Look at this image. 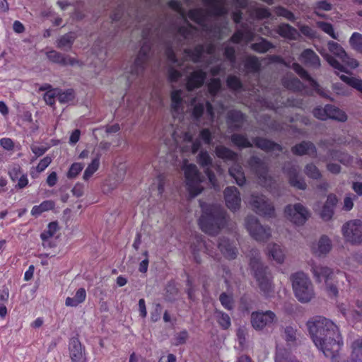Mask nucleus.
<instances>
[{
    "label": "nucleus",
    "instance_id": "obj_1",
    "mask_svg": "<svg viewBox=\"0 0 362 362\" xmlns=\"http://www.w3.org/2000/svg\"><path fill=\"white\" fill-rule=\"evenodd\" d=\"M311 339L327 358H334L344 344L339 327L331 320L317 316L307 322Z\"/></svg>",
    "mask_w": 362,
    "mask_h": 362
},
{
    "label": "nucleus",
    "instance_id": "obj_2",
    "mask_svg": "<svg viewBox=\"0 0 362 362\" xmlns=\"http://www.w3.org/2000/svg\"><path fill=\"white\" fill-rule=\"evenodd\" d=\"M271 13L268 8L255 6H250L247 10V16L245 22L242 23L243 12L240 9H236L232 13L233 21L240 25V28L237 29L234 34L230 38V41L233 43H240L241 41L250 42L255 38V29L253 27V23L257 19H264L269 18Z\"/></svg>",
    "mask_w": 362,
    "mask_h": 362
},
{
    "label": "nucleus",
    "instance_id": "obj_3",
    "mask_svg": "<svg viewBox=\"0 0 362 362\" xmlns=\"http://www.w3.org/2000/svg\"><path fill=\"white\" fill-rule=\"evenodd\" d=\"M310 270L313 278L317 283L325 281V286L329 295L334 297L338 296V282L339 280L346 279L349 281L346 274L344 272L334 270L325 265L317 263L310 264Z\"/></svg>",
    "mask_w": 362,
    "mask_h": 362
},
{
    "label": "nucleus",
    "instance_id": "obj_4",
    "mask_svg": "<svg viewBox=\"0 0 362 362\" xmlns=\"http://www.w3.org/2000/svg\"><path fill=\"white\" fill-rule=\"evenodd\" d=\"M250 267L254 272L260 291L265 296H270L274 293L272 276L267 267L260 261L259 252L251 250L250 252Z\"/></svg>",
    "mask_w": 362,
    "mask_h": 362
},
{
    "label": "nucleus",
    "instance_id": "obj_5",
    "mask_svg": "<svg viewBox=\"0 0 362 362\" xmlns=\"http://www.w3.org/2000/svg\"><path fill=\"white\" fill-rule=\"evenodd\" d=\"M228 220L226 212L221 208L213 206L204 211L199 220L201 229L211 235H216Z\"/></svg>",
    "mask_w": 362,
    "mask_h": 362
},
{
    "label": "nucleus",
    "instance_id": "obj_6",
    "mask_svg": "<svg viewBox=\"0 0 362 362\" xmlns=\"http://www.w3.org/2000/svg\"><path fill=\"white\" fill-rule=\"evenodd\" d=\"M215 153L218 158L225 162H234V164L229 168V174L235 179L237 185L239 186L244 185L246 179L242 165L237 162L238 159V153L223 145L216 146Z\"/></svg>",
    "mask_w": 362,
    "mask_h": 362
},
{
    "label": "nucleus",
    "instance_id": "obj_7",
    "mask_svg": "<svg viewBox=\"0 0 362 362\" xmlns=\"http://www.w3.org/2000/svg\"><path fill=\"white\" fill-rule=\"evenodd\" d=\"M296 298L303 303L310 302L315 297L314 286L309 277L303 272H297L291 276Z\"/></svg>",
    "mask_w": 362,
    "mask_h": 362
},
{
    "label": "nucleus",
    "instance_id": "obj_8",
    "mask_svg": "<svg viewBox=\"0 0 362 362\" xmlns=\"http://www.w3.org/2000/svg\"><path fill=\"white\" fill-rule=\"evenodd\" d=\"M250 170L257 177L259 182L269 191L276 188V183L268 172V165L257 156H252L247 160Z\"/></svg>",
    "mask_w": 362,
    "mask_h": 362
},
{
    "label": "nucleus",
    "instance_id": "obj_9",
    "mask_svg": "<svg viewBox=\"0 0 362 362\" xmlns=\"http://www.w3.org/2000/svg\"><path fill=\"white\" fill-rule=\"evenodd\" d=\"M184 173L187 189L191 198H194L202 192L203 187L202 182L204 176L202 175L194 164L185 165Z\"/></svg>",
    "mask_w": 362,
    "mask_h": 362
},
{
    "label": "nucleus",
    "instance_id": "obj_10",
    "mask_svg": "<svg viewBox=\"0 0 362 362\" xmlns=\"http://www.w3.org/2000/svg\"><path fill=\"white\" fill-rule=\"evenodd\" d=\"M245 224L250 235L257 241L266 242L271 237V228L262 226L254 216H247L245 220Z\"/></svg>",
    "mask_w": 362,
    "mask_h": 362
},
{
    "label": "nucleus",
    "instance_id": "obj_11",
    "mask_svg": "<svg viewBox=\"0 0 362 362\" xmlns=\"http://www.w3.org/2000/svg\"><path fill=\"white\" fill-rule=\"evenodd\" d=\"M278 320L276 314L271 310L254 311L251 313L252 327L257 331H262L266 327H271Z\"/></svg>",
    "mask_w": 362,
    "mask_h": 362
},
{
    "label": "nucleus",
    "instance_id": "obj_12",
    "mask_svg": "<svg viewBox=\"0 0 362 362\" xmlns=\"http://www.w3.org/2000/svg\"><path fill=\"white\" fill-rule=\"evenodd\" d=\"M250 204L252 209L261 216L272 217L274 215V207L272 203L263 194H252Z\"/></svg>",
    "mask_w": 362,
    "mask_h": 362
},
{
    "label": "nucleus",
    "instance_id": "obj_13",
    "mask_svg": "<svg viewBox=\"0 0 362 362\" xmlns=\"http://www.w3.org/2000/svg\"><path fill=\"white\" fill-rule=\"evenodd\" d=\"M342 233L345 239L352 244H358L362 241V222L356 219L343 225Z\"/></svg>",
    "mask_w": 362,
    "mask_h": 362
},
{
    "label": "nucleus",
    "instance_id": "obj_14",
    "mask_svg": "<svg viewBox=\"0 0 362 362\" xmlns=\"http://www.w3.org/2000/svg\"><path fill=\"white\" fill-rule=\"evenodd\" d=\"M284 212L292 223L298 226L303 225L310 216L307 208L300 203L286 206Z\"/></svg>",
    "mask_w": 362,
    "mask_h": 362
},
{
    "label": "nucleus",
    "instance_id": "obj_15",
    "mask_svg": "<svg viewBox=\"0 0 362 362\" xmlns=\"http://www.w3.org/2000/svg\"><path fill=\"white\" fill-rule=\"evenodd\" d=\"M284 173L286 175L291 186L298 189H305L307 184L304 178L300 174V168L298 165L288 162L283 167Z\"/></svg>",
    "mask_w": 362,
    "mask_h": 362
},
{
    "label": "nucleus",
    "instance_id": "obj_16",
    "mask_svg": "<svg viewBox=\"0 0 362 362\" xmlns=\"http://www.w3.org/2000/svg\"><path fill=\"white\" fill-rule=\"evenodd\" d=\"M197 162L200 165L206 168L205 175L212 187L216 189L218 188L217 180L214 173L210 168L212 165V158L206 151H201L197 156Z\"/></svg>",
    "mask_w": 362,
    "mask_h": 362
},
{
    "label": "nucleus",
    "instance_id": "obj_17",
    "mask_svg": "<svg viewBox=\"0 0 362 362\" xmlns=\"http://www.w3.org/2000/svg\"><path fill=\"white\" fill-rule=\"evenodd\" d=\"M327 48L334 57L339 58L344 64L351 68H356L358 66L357 60L349 57L344 49L339 43L329 41Z\"/></svg>",
    "mask_w": 362,
    "mask_h": 362
},
{
    "label": "nucleus",
    "instance_id": "obj_18",
    "mask_svg": "<svg viewBox=\"0 0 362 362\" xmlns=\"http://www.w3.org/2000/svg\"><path fill=\"white\" fill-rule=\"evenodd\" d=\"M191 106L192 108V117L197 121L202 116L205 109L207 114L211 117H214L213 107L211 104L205 98L200 99L194 98L191 101Z\"/></svg>",
    "mask_w": 362,
    "mask_h": 362
},
{
    "label": "nucleus",
    "instance_id": "obj_19",
    "mask_svg": "<svg viewBox=\"0 0 362 362\" xmlns=\"http://www.w3.org/2000/svg\"><path fill=\"white\" fill-rule=\"evenodd\" d=\"M213 139V136L211 131L209 129H203L200 131L199 137L193 141L192 136L189 133L186 132L184 135V140L186 141L192 142V153H197L202 146L200 140H202L206 144H211Z\"/></svg>",
    "mask_w": 362,
    "mask_h": 362
},
{
    "label": "nucleus",
    "instance_id": "obj_20",
    "mask_svg": "<svg viewBox=\"0 0 362 362\" xmlns=\"http://www.w3.org/2000/svg\"><path fill=\"white\" fill-rule=\"evenodd\" d=\"M185 90H173L170 94L171 98V110L173 117H178L184 112V100Z\"/></svg>",
    "mask_w": 362,
    "mask_h": 362
},
{
    "label": "nucleus",
    "instance_id": "obj_21",
    "mask_svg": "<svg viewBox=\"0 0 362 362\" xmlns=\"http://www.w3.org/2000/svg\"><path fill=\"white\" fill-rule=\"evenodd\" d=\"M69 349L72 362H86L85 349L77 338L70 340Z\"/></svg>",
    "mask_w": 362,
    "mask_h": 362
},
{
    "label": "nucleus",
    "instance_id": "obj_22",
    "mask_svg": "<svg viewBox=\"0 0 362 362\" xmlns=\"http://www.w3.org/2000/svg\"><path fill=\"white\" fill-rule=\"evenodd\" d=\"M224 198L226 206L231 211H236L240 208L241 199L240 192L235 187H226L224 190Z\"/></svg>",
    "mask_w": 362,
    "mask_h": 362
},
{
    "label": "nucleus",
    "instance_id": "obj_23",
    "mask_svg": "<svg viewBox=\"0 0 362 362\" xmlns=\"http://www.w3.org/2000/svg\"><path fill=\"white\" fill-rule=\"evenodd\" d=\"M252 142L257 148L268 153L279 154L283 150L280 144L264 137H255L252 139Z\"/></svg>",
    "mask_w": 362,
    "mask_h": 362
},
{
    "label": "nucleus",
    "instance_id": "obj_24",
    "mask_svg": "<svg viewBox=\"0 0 362 362\" xmlns=\"http://www.w3.org/2000/svg\"><path fill=\"white\" fill-rule=\"evenodd\" d=\"M291 151L294 155L303 156L307 155L312 158H317V148L315 144L309 141H303L296 144L291 148Z\"/></svg>",
    "mask_w": 362,
    "mask_h": 362
},
{
    "label": "nucleus",
    "instance_id": "obj_25",
    "mask_svg": "<svg viewBox=\"0 0 362 362\" xmlns=\"http://www.w3.org/2000/svg\"><path fill=\"white\" fill-rule=\"evenodd\" d=\"M337 203V197L333 194H329L320 212V218L325 221L331 220L334 214V209Z\"/></svg>",
    "mask_w": 362,
    "mask_h": 362
},
{
    "label": "nucleus",
    "instance_id": "obj_26",
    "mask_svg": "<svg viewBox=\"0 0 362 362\" xmlns=\"http://www.w3.org/2000/svg\"><path fill=\"white\" fill-rule=\"evenodd\" d=\"M300 60L305 66L313 69H319L321 66L320 57L311 49H304L300 54Z\"/></svg>",
    "mask_w": 362,
    "mask_h": 362
},
{
    "label": "nucleus",
    "instance_id": "obj_27",
    "mask_svg": "<svg viewBox=\"0 0 362 362\" xmlns=\"http://www.w3.org/2000/svg\"><path fill=\"white\" fill-rule=\"evenodd\" d=\"M329 159L339 160L344 165H348L351 161V158L347 153L335 149H329L326 156L319 158L321 161H327Z\"/></svg>",
    "mask_w": 362,
    "mask_h": 362
},
{
    "label": "nucleus",
    "instance_id": "obj_28",
    "mask_svg": "<svg viewBox=\"0 0 362 362\" xmlns=\"http://www.w3.org/2000/svg\"><path fill=\"white\" fill-rule=\"evenodd\" d=\"M332 249V243L330 239L326 236L322 235L318 242L313 245V252L318 256L322 257L326 255Z\"/></svg>",
    "mask_w": 362,
    "mask_h": 362
},
{
    "label": "nucleus",
    "instance_id": "obj_29",
    "mask_svg": "<svg viewBox=\"0 0 362 362\" xmlns=\"http://www.w3.org/2000/svg\"><path fill=\"white\" fill-rule=\"evenodd\" d=\"M218 247L220 251L226 258L233 259L236 257L237 250L228 238H220Z\"/></svg>",
    "mask_w": 362,
    "mask_h": 362
},
{
    "label": "nucleus",
    "instance_id": "obj_30",
    "mask_svg": "<svg viewBox=\"0 0 362 362\" xmlns=\"http://www.w3.org/2000/svg\"><path fill=\"white\" fill-rule=\"evenodd\" d=\"M227 122L230 127L240 128L244 122V116L240 111L230 110L227 114Z\"/></svg>",
    "mask_w": 362,
    "mask_h": 362
},
{
    "label": "nucleus",
    "instance_id": "obj_31",
    "mask_svg": "<svg viewBox=\"0 0 362 362\" xmlns=\"http://www.w3.org/2000/svg\"><path fill=\"white\" fill-rule=\"evenodd\" d=\"M269 255L272 257L277 263L281 264L284 261L285 254L281 245L273 243L267 247Z\"/></svg>",
    "mask_w": 362,
    "mask_h": 362
},
{
    "label": "nucleus",
    "instance_id": "obj_32",
    "mask_svg": "<svg viewBox=\"0 0 362 362\" xmlns=\"http://www.w3.org/2000/svg\"><path fill=\"white\" fill-rule=\"evenodd\" d=\"M76 40V35L73 33H68L61 36L57 40V47L64 50L68 51L71 49L72 45Z\"/></svg>",
    "mask_w": 362,
    "mask_h": 362
},
{
    "label": "nucleus",
    "instance_id": "obj_33",
    "mask_svg": "<svg viewBox=\"0 0 362 362\" xmlns=\"http://www.w3.org/2000/svg\"><path fill=\"white\" fill-rule=\"evenodd\" d=\"M327 118H330L339 122H345L347 119V115L343 110L333 105H327Z\"/></svg>",
    "mask_w": 362,
    "mask_h": 362
},
{
    "label": "nucleus",
    "instance_id": "obj_34",
    "mask_svg": "<svg viewBox=\"0 0 362 362\" xmlns=\"http://www.w3.org/2000/svg\"><path fill=\"white\" fill-rule=\"evenodd\" d=\"M57 230L58 224L57 222H51L48 224L47 230H44L40 235V238L42 240V245L44 247H52L49 240L55 234Z\"/></svg>",
    "mask_w": 362,
    "mask_h": 362
},
{
    "label": "nucleus",
    "instance_id": "obj_35",
    "mask_svg": "<svg viewBox=\"0 0 362 362\" xmlns=\"http://www.w3.org/2000/svg\"><path fill=\"white\" fill-rule=\"evenodd\" d=\"M277 33L281 36L290 40H296L298 35L297 30L287 23L280 24Z\"/></svg>",
    "mask_w": 362,
    "mask_h": 362
},
{
    "label": "nucleus",
    "instance_id": "obj_36",
    "mask_svg": "<svg viewBox=\"0 0 362 362\" xmlns=\"http://www.w3.org/2000/svg\"><path fill=\"white\" fill-rule=\"evenodd\" d=\"M351 357L354 362H362V337L355 339L351 344Z\"/></svg>",
    "mask_w": 362,
    "mask_h": 362
},
{
    "label": "nucleus",
    "instance_id": "obj_37",
    "mask_svg": "<svg viewBox=\"0 0 362 362\" xmlns=\"http://www.w3.org/2000/svg\"><path fill=\"white\" fill-rule=\"evenodd\" d=\"M192 248V252L194 257V259L197 263H200L202 259L201 257L199 255V252L203 249L205 248L206 250L207 253L213 257L212 253L209 250L207 245H206L205 243L202 241V239H197V245L195 243H193L191 245Z\"/></svg>",
    "mask_w": 362,
    "mask_h": 362
},
{
    "label": "nucleus",
    "instance_id": "obj_38",
    "mask_svg": "<svg viewBox=\"0 0 362 362\" xmlns=\"http://www.w3.org/2000/svg\"><path fill=\"white\" fill-rule=\"evenodd\" d=\"M231 141L234 145L240 148H250L253 145L249 141L248 138L245 134H233L231 135Z\"/></svg>",
    "mask_w": 362,
    "mask_h": 362
},
{
    "label": "nucleus",
    "instance_id": "obj_39",
    "mask_svg": "<svg viewBox=\"0 0 362 362\" xmlns=\"http://www.w3.org/2000/svg\"><path fill=\"white\" fill-rule=\"evenodd\" d=\"M214 315L218 324L223 329H228L230 327V317L227 313L219 310H216Z\"/></svg>",
    "mask_w": 362,
    "mask_h": 362
},
{
    "label": "nucleus",
    "instance_id": "obj_40",
    "mask_svg": "<svg viewBox=\"0 0 362 362\" xmlns=\"http://www.w3.org/2000/svg\"><path fill=\"white\" fill-rule=\"evenodd\" d=\"M275 362H299L289 351L280 347L276 348Z\"/></svg>",
    "mask_w": 362,
    "mask_h": 362
},
{
    "label": "nucleus",
    "instance_id": "obj_41",
    "mask_svg": "<svg viewBox=\"0 0 362 362\" xmlns=\"http://www.w3.org/2000/svg\"><path fill=\"white\" fill-rule=\"evenodd\" d=\"M54 207V202L51 200L42 202L40 205H35L31 210V214L35 217L40 216L42 213L52 210Z\"/></svg>",
    "mask_w": 362,
    "mask_h": 362
},
{
    "label": "nucleus",
    "instance_id": "obj_42",
    "mask_svg": "<svg viewBox=\"0 0 362 362\" xmlns=\"http://www.w3.org/2000/svg\"><path fill=\"white\" fill-rule=\"evenodd\" d=\"M320 53L326 59L328 64L335 70L339 71L341 72H347L346 67L342 64H341L334 56L329 54L325 51H320Z\"/></svg>",
    "mask_w": 362,
    "mask_h": 362
},
{
    "label": "nucleus",
    "instance_id": "obj_43",
    "mask_svg": "<svg viewBox=\"0 0 362 362\" xmlns=\"http://www.w3.org/2000/svg\"><path fill=\"white\" fill-rule=\"evenodd\" d=\"M336 74L339 76L340 79L351 86L352 88L356 89L358 91L362 93V80L356 77H349L346 75L341 74L339 75V73L335 71Z\"/></svg>",
    "mask_w": 362,
    "mask_h": 362
},
{
    "label": "nucleus",
    "instance_id": "obj_44",
    "mask_svg": "<svg viewBox=\"0 0 362 362\" xmlns=\"http://www.w3.org/2000/svg\"><path fill=\"white\" fill-rule=\"evenodd\" d=\"M259 40V42L251 45L250 47L252 50L259 53H264L274 47L273 45L266 39L260 37Z\"/></svg>",
    "mask_w": 362,
    "mask_h": 362
},
{
    "label": "nucleus",
    "instance_id": "obj_45",
    "mask_svg": "<svg viewBox=\"0 0 362 362\" xmlns=\"http://www.w3.org/2000/svg\"><path fill=\"white\" fill-rule=\"evenodd\" d=\"M100 165V155L93 159L90 164L88 165L83 174V179L88 180L93 174L98 169Z\"/></svg>",
    "mask_w": 362,
    "mask_h": 362
},
{
    "label": "nucleus",
    "instance_id": "obj_46",
    "mask_svg": "<svg viewBox=\"0 0 362 362\" xmlns=\"http://www.w3.org/2000/svg\"><path fill=\"white\" fill-rule=\"evenodd\" d=\"M349 42L354 50L362 54V34L354 33L349 38Z\"/></svg>",
    "mask_w": 362,
    "mask_h": 362
},
{
    "label": "nucleus",
    "instance_id": "obj_47",
    "mask_svg": "<svg viewBox=\"0 0 362 362\" xmlns=\"http://www.w3.org/2000/svg\"><path fill=\"white\" fill-rule=\"evenodd\" d=\"M219 300L222 306L226 310H231L234 307V300L232 293L223 292L219 296Z\"/></svg>",
    "mask_w": 362,
    "mask_h": 362
},
{
    "label": "nucleus",
    "instance_id": "obj_48",
    "mask_svg": "<svg viewBox=\"0 0 362 362\" xmlns=\"http://www.w3.org/2000/svg\"><path fill=\"white\" fill-rule=\"evenodd\" d=\"M47 57L54 63L59 64L62 66H65V57L66 55L57 52L55 50H51L46 53Z\"/></svg>",
    "mask_w": 362,
    "mask_h": 362
},
{
    "label": "nucleus",
    "instance_id": "obj_49",
    "mask_svg": "<svg viewBox=\"0 0 362 362\" xmlns=\"http://www.w3.org/2000/svg\"><path fill=\"white\" fill-rule=\"evenodd\" d=\"M304 172L308 177L314 180H318L322 176L319 169L313 163L307 164L305 167Z\"/></svg>",
    "mask_w": 362,
    "mask_h": 362
},
{
    "label": "nucleus",
    "instance_id": "obj_50",
    "mask_svg": "<svg viewBox=\"0 0 362 362\" xmlns=\"http://www.w3.org/2000/svg\"><path fill=\"white\" fill-rule=\"evenodd\" d=\"M282 337L288 344H293L297 338L296 329L291 326H287L284 329Z\"/></svg>",
    "mask_w": 362,
    "mask_h": 362
},
{
    "label": "nucleus",
    "instance_id": "obj_51",
    "mask_svg": "<svg viewBox=\"0 0 362 362\" xmlns=\"http://www.w3.org/2000/svg\"><path fill=\"white\" fill-rule=\"evenodd\" d=\"M274 11L278 16H282L291 22L296 21L294 14L283 6L275 7Z\"/></svg>",
    "mask_w": 362,
    "mask_h": 362
},
{
    "label": "nucleus",
    "instance_id": "obj_52",
    "mask_svg": "<svg viewBox=\"0 0 362 362\" xmlns=\"http://www.w3.org/2000/svg\"><path fill=\"white\" fill-rule=\"evenodd\" d=\"M316 24L320 29L328 34L333 39H337V35L335 34L333 26L331 23L324 21H317Z\"/></svg>",
    "mask_w": 362,
    "mask_h": 362
},
{
    "label": "nucleus",
    "instance_id": "obj_53",
    "mask_svg": "<svg viewBox=\"0 0 362 362\" xmlns=\"http://www.w3.org/2000/svg\"><path fill=\"white\" fill-rule=\"evenodd\" d=\"M74 98V92L72 89H68L66 91L61 92L58 90L57 99L61 103H66Z\"/></svg>",
    "mask_w": 362,
    "mask_h": 362
},
{
    "label": "nucleus",
    "instance_id": "obj_54",
    "mask_svg": "<svg viewBox=\"0 0 362 362\" xmlns=\"http://www.w3.org/2000/svg\"><path fill=\"white\" fill-rule=\"evenodd\" d=\"M165 290V299L170 302L175 300L178 294V288L173 284H168Z\"/></svg>",
    "mask_w": 362,
    "mask_h": 362
},
{
    "label": "nucleus",
    "instance_id": "obj_55",
    "mask_svg": "<svg viewBox=\"0 0 362 362\" xmlns=\"http://www.w3.org/2000/svg\"><path fill=\"white\" fill-rule=\"evenodd\" d=\"M58 89H49L44 95V100L47 105L53 106L55 103V98H57Z\"/></svg>",
    "mask_w": 362,
    "mask_h": 362
},
{
    "label": "nucleus",
    "instance_id": "obj_56",
    "mask_svg": "<svg viewBox=\"0 0 362 362\" xmlns=\"http://www.w3.org/2000/svg\"><path fill=\"white\" fill-rule=\"evenodd\" d=\"M221 80L218 78H211L208 84V90L211 95H215L221 89Z\"/></svg>",
    "mask_w": 362,
    "mask_h": 362
},
{
    "label": "nucleus",
    "instance_id": "obj_57",
    "mask_svg": "<svg viewBox=\"0 0 362 362\" xmlns=\"http://www.w3.org/2000/svg\"><path fill=\"white\" fill-rule=\"evenodd\" d=\"M223 54L231 65L233 66L236 61L235 48L229 45H226L224 47Z\"/></svg>",
    "mask_w": 362,
    "mask_h": 362
},
{
    "label": "nucleus",
    "instance_id": "obj_58",
    "mask_svg": "<svg viewBox=\"0 0 362 362\" xmlns=\"http://www.w3.org/2000/svg\"><path fill=\"white\" fill-rule=\"evenodd\" d=\"M226 82L228 86L233 90H238L242 88L240 79L235 76H229Z\"/></svg>",
    "mask_w": 362,
    "mask_h": 362
},
{
    "label": "nucleus",
    "instance_id": "obj_59",
    "mask_svg": "<svg viewBox=\"0 0 362 362\" xmlns=\"http://www.w3.org/2000/svg\"><path fill=\"white\" fill-rule=\"evenodd\" d=\"M83 165L79 163H75L71 165L68 172L67 176L69 178H74L79 174L83 170Z\"/></svg>",
    "mask_w": 362,
    "mask_h": 362
},
{
    "label": "nucleus",
    "instance_id": "obj_60",
    "mask_svg": "<svg viewBox=\"0 0 362 362\" xmlns=\"http://www.w3.org/2000/svg\"><path fill=\"white\" fill-rule=\"evenodd\" d=\"M189 337L187 330H182L175 335V345L178 346L185 344Z\"/></svg>",
    "mask_w": 362,
    "mask_h": 362
},
{
    "label": "nucleus",
    "instance_id": "obj_61",
    "mask_svg": "<svg viewBox=\"0 0 362 362\" xmlns=\"http://www.w3.org/2000/svg\"><path fill=\"white\" fill-rule=\"evenodd\" d=\"M293 69L296 72L301 78L311 80V77L308 74L306 70H305L301 65L298 63H293L292 66Z\"/></svg>",
    "mask_w": 362,
    "mask_h": 362
},
{
    "label": "nucleus",
    "instance_id": "obj_62",
    "mask_svg": "<svg viewBox=\"0 0 362 362\" xmlns=\"http://www.w3.org/2000/svg\"><path fill=\"white\" fill-rule=\"evenodd\" d=\"M313 115L321 120H325L327 119V105L325 107H316L313 110Z\"/></svg>",
    "mask_w": 362,
    "mask_h": 362
},
{
    "label": "nucleus",
    "instance_id": "obj_63",
    "mask_svg": "<svg viewBox=\"0 0 362 362\" xmlns=\"http://www.w3.org/2000/svg\"><path fill=\"white\" fill-rule=\"evenodd\" d=\"M284 83L289 89H298L300 86V81L297 78L284 80Z\"/></svg>",
    "mask_w": 362,
    "mask_h": 362
},
{
    "label": "nucleus",
    "instance_id": "obj_64",
    "mask_svg": "<svg viewBox=\"0 0 362 362\" xmlns=\"http://www.w3.org/2000/svg\"><path fill=\"white\" fill-rule=\"evenodd\" d=\"M52 159L50 156H47L44 158H42L40 163H38L37 166L36 167V170L38 173H41L44 171L51 163Z\"/></svg>",
    "mask_w": 362,
    "mask_h": 362
}]
</instances>
